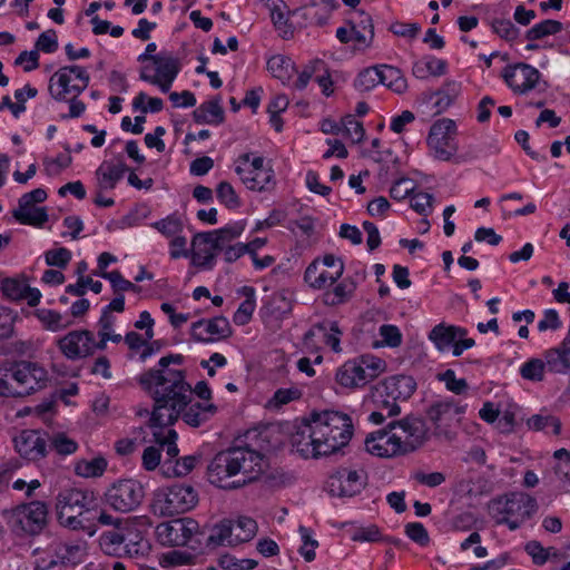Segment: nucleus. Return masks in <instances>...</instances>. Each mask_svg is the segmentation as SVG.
<instances>
[{
  "instance_id": "4",
  "label": "nucleus",
  "mask_w": 570,
  "mask_h": 570,
  "mask_svg": "<svg viewBox=\"0 0 570 570\" xmlns=\"http://www.w3.org/2000/svg\"><path fill=\"white\" fill-rule=\"evenodd\" d=\"M94 501L92 493L81 489H66L57 497V513L59 522L70 529H90L87 522L91 520L87 514H92L90 504Z\"/></svg>"
},
{
  "instance_id": "43",
  "label": "nucleus",
  "mask_w": 570,
  "mask_h": 570,
  "mask_svg": "<svg viewBox=\"0 0 570 570\" xmlns=\"http://www.w3.org/2000/svg\"><path fill=\"white\" fill-rule=\"evenodd\" d=\"M244 230V225L240 223H236L233 226H227L214 232H208L212 234V239L215 243L216 247L219 250H223L228 244L240 236Z\"/></svg>"
},
{
  "instance_id": "6",
  "label": "nucleus",
  "mask_w": 570,
  "mask_h": 570,
  "mask_svg": "<svg viewBox=\"0 0 570 570\" xmlns=\"http://www.w3.org/2000/svg\"><path fill=\"white\" fill-rule=\"evenodd\" d=\"M198 502L197 491L189 484H174L155 492L153 509L161 517L185 513Z\"/></svg>"
},
{
  "instance_id": "58",
  "label": "nucleus",
  "mask_w": 570,
  "mask_h": 570,
  "mask_svg": "<svg viewBox=\"0 0 570 570\" xmlns=\"http://www.w3.org/2000/svg\"><path fill=\"white\" fill-rule=\"evenodd\" d=\"M161 234L170 237L176 236L183 230V222L176 216H168L159 222L153 224Z\"/></svg>"
},
{
  "instance_id": "12",
  "label": "nucleus",
  "mask_w": 570,
  "mask_h": 570,
  "mask_svg": "<svg viewBox=\"0 0 570 570\" xmlns=\"http://www.w3.org/2000/svg\"><path fill=\"white\" fill-rule=\"evenodd\" d=\"M387 428L390 431L403 432V435H400V441L403 444V452L406 453L416 451L429 440V428L425 421L414 415L391 421Z\"/></svg>"
},
{
  "instance_id": "47",
  "label": "nucleus",
  "mask_w": 570,
  "mask_h": 570,
  "mask_svg": "<svg viewBox=\"0 0 570 570\" xmlns=\"http://www.w3.org/2000/svg\"><path fill=\"white\" fill-rule=\"evenodd\" d=\"M298 532L302 540V546L299 547L298 551L306 562H312L315 560V549L318 547V542L317 540L313 539L311 529L304 525H299Z\"/></svg>"
},
{
  "instance_id": "46",
  "label": "nucleus",
  "mask_w": 570,
  "mask_h": 570,
  "mask_svg": "<svg viewBox=\"0 0 570 570\" xmlns=\"http://www.w3.org/2000/svg\"><path fill=\"white\" fill-rule=\"evenodd\" d=\"M314 328L324 333V342L331 346L335 353L342 351L340 346L342 331L338 328L337 322H322L314 325Z\"/></svg>"
},
{
  "instance_id": "48",
  "label": "nucleus",
  "mask_w": 570,
  "mask_h": 570,
  "mask_svg": "<svg viewBox=\"0 0 570 570\" xmlns=\"http://www.w3.org/2000/svg\"><path fill=\"white\" fill-rule=\"evenodd\" d=\"M546 366V358H531L521 366L520 374L524 380L541 382L544 377Z\"/></svg>"
},
{
  "instance_id": "10",
  "label": "nucleus",
  "mask_w": 570,
  "mask_h": 570,
  "mask_svg": "<svg viewBox=\"0 0 570 570\" xmlns=\"http://www.w3.org/2000/svg\"><path fill=\"white\" fill-rule=\"evenodd\" d=\"M12 381L18 387L20 397L30 395L43 387L48 382V372L38 363L29 361L16 362L9 370Z\"/></svg>"
},
{
  "instance_id": "53",
  "label": "nucleus",
  "mask_w": 570,
  "mask_h": 570,
  "mask_svg": "<svg viewBox=\"0 0 570 570\" xmlns=\"http://www.w3.org/2000/svg\"><path fill=\"white\" fill-rule=\"evenodd\" d=\"M48 446L53 449L57 453L67 455L77 450V443L67 438L65 434L49 435Z\"/></svg>"
},
{
  "instance_id": "24",
  "label": "nucleus",
  "mask_w": 570,
  "mask_h": 570,
  "mask_svg": "<svg viewBox=\"0 0 570 570\" xmlns=\"http://www.w3.org/2000/svg\"><path fill=\"white\" fill-rule=\"evenodd\" d=\"M212 238V234L208 232L198 233L194 236L191 242V261L195 266L200 268L213 267L216 257V250L219 249L216 247Z\"/></svg>"
},
{
  "instance_id": "33",
  "label": "nucleus",
  "mask_w": 570,
  "mask_h": 570,
  "mask_svg": "<svg viewBox=\"0 0 570 570\" xmlns=\"http://www.w3.org/2000/svg\"><path fill=\"white\" fill-rule=\"evenodd\" d=\"M127 169L121 161L119 164L104 163L96 171L99 189H114Z\"/></svg>"
},
{
  "instance_id": "22",
  "label": "nucleus",
  "mask_w": 570,
  "mask_h": 570,
  "mask_svg": "<svg viewBox=\"0 0 570 570\" xmlns=\"http://www.w3.org/2000/svg\"><path fill=\"white\" fill-rule=\"evenodd\" d=\"M232 335V327L226 317L218 316L210 320H200L191 326V336L196 341L213 342L227 338Z\"/></svg>"
},
{
  "instance_id": "56",
  "label": "nucleus",
  "mask_w": 570,
  "mask_h": 570,
  "mask_svg": "<svg viewBox=\"0 0 570 570\" xmlns=\"http://www.w3.org/2000/svg\"><path fill=\"white\" fill-rule=\"evenodd\" d=\"M439 380L445 383L449 391L454 394H463L466 392L469 385L464 379H456L452 370H446L444 373L439 374Z\"/></svg>"
},
{
  "instance_id": "62",
  "label": "nucleus",
  "mask_w": 570,
  "mask_h": 570,
  "mask_svg": "<svg viewBox=\"0 0 570 570\" xmlns=\"http://www.w3.org/2000/svg\"><path fill=\"white\" fill-rule=\"evenodd\" d=\"M414 193V184L410 178L396 180L390 189V196L393 199L402 200Z\"/></svg>"
},
{
  "instance_id": "37",
  "label": "nucleus",
  "mask_w": 570,
  "mask_h": 570,
  "mask_svg": "<svg viewBox=\"0 0 570 570\" xmlns=\"http://www.w3.org/2000/svg\"><path fill=\"white\" fill-rule=\"evenodd\" d=\"M267 69L271 71L273 77L281 80L283 83H287L297 72L295 63L291 58L276 55L267 61Z\"/></svg>"
},
{
  "instance_id": "57",
  "label": "nucleus",
  "mask_w": 570,
  "mask_h": 570,
  "mask_svg": "<svg viewBox=\"0 0 570 570\" xmlns=\"http://www.w3.org/2000/svg\"><path fill=\"white\" fill-rule=\"evenodd\" d=\"M288 16H297L301 18V21L298 22L301 27H306L307 24L315 23L318 26L317 17L321 16L322 10H315V8H312L308 4L299 7L294 10L287 11Z\"/></svg>"
},
{
  "instance_id": "27",
  "label": "nucleus",
  "mask_w": 570,
  "mask_h": 570,
  "mask_svg": "<svg viewBox=\"0 0 570 570\" xmlns=\"http://www.w3.org/2000/svg\"><path fill=\"white\" fill-rule=\"evenodd\" d=\"M379 384L386 390L392 400L406 401L416 390V382L410 375L399 374L384 379Z\"/></svg>"
},
{
  "instance_id": "30",
  "label": "nucleus",
  "mask_w": 570,
  "mask_h": 570,
  "mask_svg": "<svg viewBox=\"0 0 570 570\" xmlns=\"http://www.w3.org/2000/svg\"><path fill=\"white\" fill-rule=\"evenodd\" d=\"M196 124L219 125L225 120V112L218 98L206 101L193 111Z\"/></svg>"
},
{
  "instance_id": "60",
  "label": "nucleus",
  "mask_w": 570,
  "mask_h": 570,
  "mask_svg": "<svg viewBox=\"0 0 570 570\" xmlns=\"http://www.w3.org/2000/svg\"><path fill=\"white\" fill-rule=\"evenodd\" d=\"M71 259V252L65 247L50 249L46 253V263L49 266L65 268Z\"/></svg>"
},
{
  "instance_id": "52",
  "label": "nucleus",
  "mask_w": 570,
  "mask_h": 570,
  "mask_svg": "<svg viewBox=\"0 0 570 570\" xmlns=\"http://www.w3.org/2000/svg\"><path fill=\"white\" fill-rule=\"evenodd\" d=\"M459 87L454 81H448L444 86L435 92L440 98L435 102L438 112L445 110L452 105L455 97L458 96Z\"/></svg>"
},
{
  "instance_id": "2",
  "label": "nucleus",
  "mask_w": 570,
  "mask_h": 570,
  "mask_svg": "<svg viewBox=\"0 0 570 570\" xmlns=\"http://www.w3.org/2000/svg\"><path fill=\"white\" fill-rule=\"evenodd\" d=\"M249 444L218 452L207 466L208 480L222 489H236L256 480L266 463L261 451Z\"/></svg>"
},
{
  "instance_id": "31",
  "label": "nucleus",
  "mask_w": 570,
  "mask_h": 570,
  "mask_svg": "<svg viewBox=\"0 0 570 570\" xmlns=\"http://www.w3.org/2000/svg\"><path fill=\"white\" fill-rule=\"evenodd\" d=\"M181 412L184 421L194 428L202 425L204 422L214 416L217 412V406L213 403L195 402Z\"/></svg>"
},
{
  "instance_id": "1",
  "label": "nucleus",
  "mask_w": 570,
  "mask_h": 570,
  "mask_svg": "<svg viewBox=\"0 0 570 570\" xmlns=\"http://www.w3.org/2000/svg\"><path fill=\"white\" fill-rule=\"evenodd\" d=\"M138 382L154 401L149 419L153 425H173L193 397V389L181 370L151 368Z\"/></svg>"
},
{
  "instance_id": "59",
  "label": "nucleus",
  "mask_w": 570,
  "mask_h": 570,
  "mask_svg": "<svg viewBox=\"0 0 570 570\" xmlns=\"http://www.w3.org/2000/svg\"><path fill=\"white\" fill-rule=\"evenodd\" d=\"M271 18L273 24L277 30L282 32L284 39H288L293 36V31L289 30L287 18H285L284 11L279 8L278 3H273L271 7Z\"/></svg>"
},
{
  "instance_id": "40",
  "label": "nucleus",
  "mask_w": 570,
  "mask_h": 570,
  "mask_svg": "<svg viewBox=\"0 0 570 570\" xmlns=\"http://www.w3.org/2000/svg\"><path fill=\"white\" fill-rule=\"evenodd\" d=\"M233 541L238 543L252 540L257 533V522L249 517H239L232 521Z\"/></svg>"
},
{
  "instance_id": "3",
  "label": "nucleus",
  "mask_w": 570,
  "mask_h": 570,
  "mask_svg": "<svg viewBox=\"0 0 570 570\" xmlns=\"http://www.w3.org/2000/svg\"><path fill=\"white\" fill-rule=\"evenodd\" d=\"M316 432L318 454L330 455L347 445L353 435L350 416L335 411H324L311 415Z\"/></svg>"
},
{
  "instance_id": "9",
  "label": "nucleus",
  "mask_w": 570,
  "mask_h": 570,
  "mask_svg": "<svg viewBox=\"0 0 570 570\" xmlns=\"http://www.w3.org/2000/svg\"><path fill=\"white\" fill-rule=\"evenodd\" d=\"M179 71V60L171 53L160 52L154 57L153 67L141 68L139 77L144 81L158 86L163 92H168Z\"/></svg>"
},
{
  "instance_id": "29",
  "label": "nucleus",
  "mask_w": 570,
  "mask_h": 570,
  "mask_svg": "<svg viewBox=\"0 0 570 570\" xmlns=\"http://www.w3.org/2000/svg\"><path fill=\"white\" fill-rule=\"evenodd\" d=\"M149 426L154 429L153 436L158 448L166 452L167 459L175 461L178 456L179 449L177 446V432L174 429H167L169 425H153L149 422Z\"/></svg>"
},
{
  "instance_id": "42",
  "label": "nucleus",
  "mask_w": 570,
  "mask_h": 570,
  "mask_svg": "<svg viewBox=\"0 0 570 570\" xmlns=\"http://www.w3.org/2000/svg\"><path fill=\"white\" fill-rule=\"evenodd\" d=\"M36 316L43 324L45 328L52 332L61 331L71 325V321L63 322L60 313L41 308L36 311Z\"/></svg>"
},
{
  "instance_id": "15",
  "label": "nucleus",
  "mask_w": 570,
  "mask_h": 570,
  "mask_svg": "<svg viewBox=\"0 0 570 570\" xmlns=\"http://www.w3.org/2000/svg\"><path fill=\"white\" fill-rule=\"evenodd\" d=\"M493 509L499 514H504L527 521L538 510V503L534 498L525 492H512L503 498L493 501Z\"/></svg>"
},
{
  "instance_id": "49",
  "label": "nucleus",
  "mask_w": 570,
  "mask_h": 570,
  "mask_svg": "<svg viewBox=\"0 0 570 570\" xmlns=\"http://www.w3.org/2000/svg\"><path fill=\"white\" fill-rule=\"evenodd\" d=\"M380 83L379 67H370L362 70L356 80L354 87L360 91H368Z\"/></svg>"
},
{
  "instance_id": "54",
  "label": "nucleus",
  "mask_w": 570,
  "mask_h": 570,
  "mask_svg": "<svg viewBox=\"0 0 570 570\" xmlns=\"http://www.w3.org/2000/svg\"><path fill=\"white\" fill-rule=\"evenodd\" d=\"M218 199L226 205L227 208L234 209L239 207L240 202L238 196L236 195L233 186L227 181H222L218 184L217 189Z\"/></svg>"
},
{
  "instance_id": "64",
  "label": "nucleus",
  "mask_w": 570,
  "mask_h": 570,
  "mask_svg": "<svg viewBox=\"0 0 570 570\" xmlns=\"http://www.w3.org/2000/svg\"><path fill=\"white\" fill-rule=\"evenodd\" d=\"M433 195L429 193H416L411 196V207L421 215H428L432 208Z\"/></svg>"
},
{
  "instance_id": "41",
  "label": "nucleus",
  "mask_w": 570,
  "mask_h": 570,
  "mask_svg": "<svg viewBox=\"0 0 570 570\" xmlns=\"http://www.w3.org/2000/svg\"><path fill=\"white\" fill-rule=\"evenodd\" d=\"M208 546H236L233 541V525L232 520H224L219 524L215 525L207 539Z\"/></svg>"
},
{
  "instance_id": "25",
  "label": "nucleus",
  "mask_w": 570,
  "mask_h": 570,
  "mask_svg": "<svg viewBox=\"0 0 570 570\" xmlns=\"http://www.w3.org/2000/svg\"><path fill=\"white\" fill-rule=\"evenodd\" d=\"M291 444L303 458L322 456L317 451L316 432L312 420L297 426L291 438Z\"/></svg>"
},
{
  "instance_id": "63",
  "label": "nucleus",
  "mask_w": 570,
  "mask_h": 570,
  "mask_svg": "<svg viewBox=\"0 0 570 570\" xmlns=\"http://www.w3.org/2000/svg\"><path fill=\"white\" fill-rule=\"evenodd\" d=\"M406 535L420 546H426L430 542V537L424 528V525L420 522H411L405 525Z\"/></svg>"
},
{
  "instance_id": "23",
  "label": "nucleus",
  "mask_w": 570,
  "mask_h": 570,
  "mask_svg": "<svg viewBox=\"0 0 570 570\" xmlns=\"http://www.w3.org/2000/svg\"><path fill=\"white\" fill-rule=\"evenodd\" d=\"M371 399L375 411L370 414L368 420L375 424H382L387 417H393L401 413L397 401L392 400L390 393L379 383L373 386Z\"/></svg>"
},
{
  "instance_id": "55",
  "label": "nucleus",
  "mask_w": 570,
  "mask_h": 570,
  "mask_svg": "<svg viewBox=\"0 0 570 570\" xmlns=\"http://www.w3.org/2000/svg\"><path fill=\"white\" fill-rule=\"evenodd\" d=\"M164 102L160 98H148L145 92H140L132 101V107L141 112H158L163 109Z\"/></svg>"
},
{
  "instance_id": "17",
  "label": "nucleus",
  "mask_w": 570,
  "mask_h": 570,
  "mask_svg": "<svg viewBox=\"0 0 570 570\" xmlns=\"http://www.w3.org/2000/svg\"><path fill=\"white\" fill-rule=\"evenodd\" d=\"M367 474L364 470L342 468L330 478V492L337 497H353L366 485Z\"/></svg>"
},
{
  "instance_id": "39",
  "label": "nucleus",
  "mask_w": 570,
  "mask_h": 570,
  "mask_svg": "<svg viewBox=\"0 0 570 570\" xmlns=\"http://www.w3.org/2000/svg\"><path fill=\"white\" fill-rule=\"evenodd\" d=\"M198 462V456L187 455L175 461L165 460L161 465L164 475L171 476H184L187 475L195 468Z\"/></svg>"
},
{
  "instance_id": "21",
  "label": "nucleus",
  "mask_w": 570,
  "mask_h": 570,
  "mask_svg": "<svg viewBox=\"0 0 570 570\" xmlns=\"http://www.w3.org/2000/svg\"><path fill=\"white\" fill-rule=\"evenodd\" d=\"M61 353L69 360L94 354V334L90 331H71L58 341Z\"/></svg>"
},
{
  "instance_id": "18",
  "label": "nucleus",
  "mask_w": 570,
  "mask_h": 570,
  "mask_svg": "<svg viewBox=\"0 0 570 570\" xmlns=\"http://www.w3.org/2000/svg\"><path fill=\"white\" fill-rule=\"evenodd\" d=\"M366 451L379 458H392L407 454L403 452L399 432H392L386 426L383 430L371 433L365 440Z\"/></svg>"
},
{
  "instance_id": "44",
  "label": "nucleus",
  "mask_w": 570,
  "mask_h": 570,
  "mask_svg": "<svg viewBox=\"0 0 570 570\" xmlns=\"http://www.w3.org/2000/svg\"><path fill=\"white\" fill-rule=\"evenodd\" d=\"M107 468V461L104 458H95L90 461H79L75 471L78 475L83 478H97L104 474Z\"/></svg>"
},
{
  "instance_id": "16",
  "label": "nucleus",
  "mask_w": 570,
  "mask_h": 570,
  "mask_svg": "<svg viewBox=\"0 0 570 570\" xmlns=\"http://www.w3.org/2000/svg\"><path fill=\"white\" fill-rule=\"evenodd\" d=\"M465 405L452 400L439 401L430 405L426 414L434 425L435 434H448L449 429L460 423V415L464 413Z\"/></svg>"
},
{
  "instance_id": "50",
  "label": "nucleus",
  "mask_w": 570,
  "mask_h": 570,
  "mask_svg": "<svg viewBox=\"0 0 570 570\" xmlns=\"http://www.w3.org/2000/svg\"><path fill=\"white\" fill-rule=\"evenodd\" d=\"M491 28L495 35L505 41H514L519 37V29L507 19H493Z\"/></svg>"
},
{
  "instance_id": "38",
  "label": "nucleus",
  "mask_w": 570,
  "mask_h": 570,
  "mask_svg": "<svg viewBox=\"0 0 570 570\" xmlns=\"http://www.w3.org/2000/svg\"><path fill=\"white\" fill-rule=\"evenodd\" d=\"M380 83L385 85L387 88L396 94H402L407 88V82L402 71L392 66L383 65L379 67Z\"/></svg>"
},
{
  "instance_id": "19",
  "label": "nucleus",
  "mask_w": 570,
  "mask_h": 570,
  "mask_svg": "<svg viewBox=\"0 0 570 570\" xmlns=\"http://www.w3.org/2000/svg\"><path fill=\"white\" fill-rule=\"evenodd\" d=\"M540 76L538 69L523 62L507 66L502 71L505 83L514 94L519 95L532 90L537 86Z\"/></svg>"
},
{
  "instance_id": "11",
  "label": "nucleus",
  "mask_w": 570,
  "mask_h": 570,
  "mask_svg": "<svg viewBox=\"0 0 570 570\" xmlns=\"http://www.w3.org/2000/svg\"><path fill=\"white\" fill-rule=\"evenodd\" d=\"M198 523L190 518L174 519L157 525L156 534L158 541L164 546L184 547L188 546L194 535L198 533Z\"/></svg>"
},
{
  "instance_id": "14",
  "label": "nucleus",
  "mask_w": 570,
  "mask_h": 570,
  "mask_svg": "<svg viewBox=\"0 0 570 570\" xmlns=\"http://www.w3.org/2000/svg\"><path fill=\"white\" fill-rule=\"evenodd\" d=\"M71 75L81 82L80 85H72V89L77 95H80L89 85L90 77L88 72L79 66H66L56 71L49 81V92L56 100H67V95L70 92L68 83L71 82Z\"/></svg>"
},
{
  "instance_id": "5",
  "label": "nucleus",
  "mask_w": 570,
  "mask_h": 570,
  "mask_svg": "<svg viewBox=\"0 0 570 570\" xmlns=\"http://www.w3.org/2000/svg\"><path fill=\"white\" fill-rule=\"evenodd\" d=\"M4 514L9 529L18 537L39 534L48 521V508L41 501L20 504Z\"/></svg>"
},
{
  "instance_id": "20",
  "label": "nucleus",
  "mask_w": 570,
  "mask_h": 570,
  "mask_svg": "<svg viewBox=\"0 0 570 570\" xmlns=\"http://www.w3.org/2000/svg\"><path fill=\"white\" fill-rule=\"evenodd\" d=\"M49 434L39 430H23L16 439L18 453L29 460L39 461L47 454Z\"/></svg>"
},
{
  "instance_id": "51",
  "label": "nucleus",
  "mask_w": 570,
  "mask_h": 570,
  "mask_svg": "<svg viewBox=\"0 0 570 570\" xmlns=\"http://www.w3.org/2000/svg\"><path fill=\"white\" fill-rule=\"evenodd\" d=\"M343 132L352 142H361L365 130L362 122L357 121L353 115H347L342 119Z\"/></svg>"
},
{
  "instance_id": "61",
  "label": "nucleus",
  "mask_w": 570,
  "mask_h": 570,
  "mask_svg": "<svg viewBox=\"0 0 570 570\" xmlns=\"http://www.w3.org/2000/svg\"><path fill=\"white\" fill-rule=\"evenodd\" d=\"M27 284L19 282L13 278H7L2 282L1 289L6 297L18 301L22 299V296L26 292Z\"/></svg>"
},
{
  "instance_id": "32",
  "label": "nucleus",
  "mask_w": 570,
  "mask_h": 570,
  "mask_svg": "<svg viewBox=\"0 0 570 570\" xmlns=\"http://www.w3.org/2000/svg\"><path fill=\"white\" fill-rule=\"evenodd\" d=\"M130 533H124L118 529L105 532L100 538V546L107 554L120 556L122 552L131 553L128 549L127 541H131L128 538Z\"/></svg>"
},
{
  "instance_id": "28",
  "label": "nucleus",
  "mask_w": 570,
  "mask_h": 570,
  "mask_svg": "<svg viewBox=\"0 0 570 570\" xmlns=\"http://www.w3.org/2000/svg\"><path fill=\"white\" fill-rule=\"evenodd\" d=\"M465 335L466 331L462 327L440 323L430 331L429 340L433 342L440 352H444L453 347L456 338L464 337Z\"/></svg>"
},
{
  "instance_id": "34",
  "label": "nucleus",
  "mask_w": 570,
  "mask_h": 570,
  "mask_svg": "<svg viewBox=\"0 0 570 570\" xmlns=\"http://www.w3.org/2000/svg\"><path fill=\"white\" fill-rule=\"evenodd\" d=\"M236 173L240 176L242 181L250 190L262 191L268 189V184L272 181V170H246L237 166Z\"/></svg>"
},
{
  "instance_id": "45",
  "label": "nucleus",
  "mask_w": 570,
  "mask_h": 570,
  "mask_svg": "<svg viewBox=\"0 0 570 570\" xmlns=\"http://www.w3.org/2000/svg\"><path fill=\"white\" fill-rule=\"evenodd\" d=\"M562 30V23L557 20H544L525 32V38L530 41L539 40L544 37L556 35Z\"/></svg>"
},
{
  "instance_id": "36",
  "label": "nucleus",
  "mask_w": 570,
  "mask_h": 570,
  "mask_svg": "<svg viewBox=\"0 0 570 570\" xmlns=\"http://www.w3.org/2000/svg\"><path fill=\"white\" fill-rule=\"evenodd\" d=\"M83 551L85 549L81 544L58 543L55 549L57 559L52 560L50 564H78L82 561Z\"/></svg>"
},
{
  "instance_id": "13",
  "label": "nucleus",
  "mask_w": 570,
  "mask_h": 570,
  "mask_svg": "<svg viewBox=\"0 0 570 570\" xmlns=\"http://www.w3.org/2000/svg\"><path fill=\"white\" fill-rule=\"evenodd\" d=\"M47 191L43 188L33 189L23 194L18 200V208L12 210L13 218L22 225L42 226L48 220L45 207H35V204L43 203Z\"/></svg>"
},
{
  "instance_id": "8",
  "label": "nucleus",
  "mask_w": 570,
  "mask_h": 570,
  "mask_svg": "<svg viewBox=\"0 0 570 570\" xmlns=\"http://www.w3.org/2000/svg\"><path fill=\"white\" fill-rule=\"evenodd\" d=\"M456 134L455 121L449 118L440 119L431 126L428 145L434 158L442 161L452 159L459 149Z\"/></svg>"
},
{
  "instance_id": "35",
  "label": "nucleus",
  "mask_w": 570,
  "mask_h": 570,
  "mask_svg": "<svg viewBox=\"0 0 570 570\" xmlns=\"http://www.w3.org/2000/svg\"><path fill=\"white\" fill-rule=\"evenodd\" d=\"M356 284L352 278H345L332 291L323 294V302L327 306H336L347 302L355 292Z\"/></svg>"
},
{
  "instance_id": "26",
  "label": "nucleus",
  "mask_w": 570,
  "mask_h": 570,
  "mask_svg": "<svg viewBox=\"0 0 570 570\" xmlns=\"http://www.w3.org/2000/svg\"><path fill=\"white\" fill-rule=\"evenodd\" d=\"M336 382L344 387L356 389L371 382V375H367L364 365L354 360L344 363L337 370Z\"/></svg>"
},
{
  "instance_id": "7",
  "label": "nucleus",
  "mask_w": 570,
  "mask_h": 570,
  "mask_svg": "<svg viewBox=\"0 0 570 570\" xmlns=\"http://www.w3.org/2000/svg\"><path fill=\"white\" fill-rule=\"evenodd\" d=\"M145 497L144 487L134 479L114 482L105 493L106 503L115 511L128 513L135 511Z\"/></svg>"
}]
</instances>
